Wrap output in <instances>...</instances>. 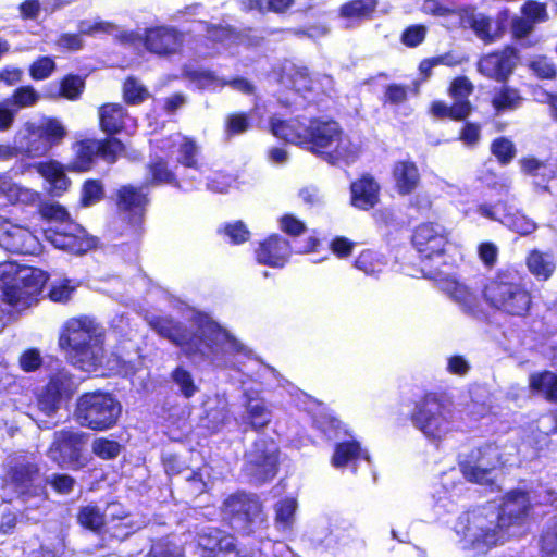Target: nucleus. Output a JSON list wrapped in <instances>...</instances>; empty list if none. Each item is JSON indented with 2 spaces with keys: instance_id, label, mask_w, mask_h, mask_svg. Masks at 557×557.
<instances>
[{
  "instance_id": "f257e3e1",
  "label": "nucleus",
  "mask_w": 557,
  "mask_h": 557,
  "mask_svg": "<svg viewBox=\"0 0 557 557\" xmlns=\"http://www.w3.org/2000/svg\"><path fill=\"white\" fill-rule=\"evenodd\" d=\"M150 327L162 338L178 347L189 360H208L224 352L225 346L234 344L235 337L216 321L205 318L191 330L172 317H153Z\"/></svg>"
},
{
  "instance_id": "f03ea898",
  "label": "nucleus",
  "mask_w": 557,
  "mask_h": 557,
  "mask_svg": "<svg viewBox=\"0 0 557 557\" xmlns=\"http://www.w3.org/2000/svg\"><path fill=\"white\" fill-rule=\"evenodd\" d=\"M270 126L275 137L305 147L332 165L346 154L344 131L334 120L312 117L308 123L298 119L271 120Z\"/></svg>"
},
{
  "instance_id": "7ed1b4c3",
  "label": "nucleus",
  "mask_w": 557,
  "mask_h": 557,
  "mask_svg": "<svg viewBox=\"0 0 557 557\" xmlns=\"http://www.w3.org/2000/svg\"><path fill=\"white\" fill-rule=\"evenodd\" d=\"M481 293L491 309L510 318L525 319L533 308L532 292L513 269L496 271Z\"/></svg>"
},
{
  "instance_id": "20e7f679",
  "label": "nucleus",
  "mask_w": 557,
  "mask_h": 557,
  "mask_svg": "<svg viewBox=\"0 0 557 557\" xmlns=\"http://www.w3.org/2000/svg\"><path fill=\"white\" fill-rule=\"evenodd\" d=\"M103 333L87 315L69 319L59 336V346L72 364L83 371L95 370L101 363Z\"/></svg>"
},
{
  "instance_id": "39448f33",
  "label": "nucleus",
  "mask_w": 557,
  "mask_h": 557,
  "mask_svg": "<svg viewBox=\"0 0 557 557\" xmlns=\"http://www.w3.org/2000/svg\"><path fill=\"white\" fill-rule=\"evenodd\" d=\"M47 274L37 268L18 269L15 263L0 264V300L11 308H26L41 294Z\"/></svg>"
},
{
  "instance_id": "423d86ee",
  "label": "nucleus",
  "mask_w": 557,
  "mask_h": 557,
  "mask_svg": "<svg viewBox=\"0 0 557 557\" xmlns=\"http://www.w3.org/2000/svg\"><path fill=\"white\" fill-rule=\"evenodd\" d=\"M149 203L150 197L145 190V185L123 184L115 189L114 205L122 222L120 234L127 239V244H137L141 240Z\"/></svg>"
},
{
  "instance_id": "0eeeda50",
  "label": "nucleus",
  "mask_w": 557,
  "mask_h": 557,
  "mask_svg": "<svg viewBox=\"0 0 557 557\" xmlns=\"http://www.w3.org/2000/svg\"><path fill=\"white\" fill-rule=\"evenodd\" d=\"M122 406L109 392L81 394L75 404L74 419L85 429L103 432L113 429L121 417Z\"/></svg>"
},
{
  "instance_id": "6e6552de",
  "label": "nucleus",
  "mask_w": 557,
  "mask_h": 557,
  "mask_svg": "<svg viewBox=\"0 0 557 557\" xmlns=\"http://www.w3.org/2000/svg\"><path fill=\"white\" fill-rule=\"evenodd\" d=\"M449 400L443 392H425L409 414L412 424L429 438H438L451 417Z\"/></svg>"
},
{
  "instance_id": "1a4fd4ad",
  "label": "nucleus",
  "mask_w": 557,
  "mask_h": 557,
  "mask_svg": "<svg viewBox=\"0 0 557 557\" xmlns=\"http://www.w3.org/2000/svg\"><path fill=\"white\" fill-rule=\"evenodd\" d=\"M73 157L66 164V170L75 173H85L95 166L97 159L108 164H114L126 152L125 144L119 138L102 137L100 139L87 137L73 145Z\"/></svg>"
},
{
  "instance_id": "9d476101",
  "label": "nucleus",
  "mask_w": 557,
  "mask_h": 557,
  "mask_svg": "<svg viewBox=\"0 0 557 557\" xmlns=\"http://www.w3.org/2000/svg\"><path fill=\"white\" fill-rule=\"evenodd\" d=\"M223 517L238 532L249 535L264 521L263 505L259 496L245 491L227 495L221 505Z\"/></svg>"
},
{
  "instance_id": "9b49d317",
  "label": "nucleus",
  "mask_w": 557,
  "mask_h": 557,
  "mask_svg": "<svg viewBox=\"0 0 557 557\" xmlns=\"http://www.w3.org/2000/svg\"><path fill=\"white\" fill-rule=\"evenodd\" d=\"M86 435L72 429H61L53 433L47 454L62 469L81 470L88 463L84 456Z\"/></svg>"
},
{
  "instance_id": "f8f14e48",
  "label": "nucleus",
  "mask_w": 557,
  "mask_h": 557,
  "mask_svg": "<svg viewBox=\"0 0 557 557\" xmlns=\"http://www.w3.org/2000/svg\"><path fill=\"white\" fill-rule=\"evenodd\" d=\"M77 391L75 376L65 368H60L49 374L42 389L36 394L35 406L39 412L50 417L55 413L62 399L71 398Z\"/></svg>"
},
{
  "instance_id": "ddd939ff",
  "label": "nucleus",
  "mask_w": 557,
  "mask_h": 557,
  "mask_svg": "<svg viewBox=\"0 0 557 557\" xmlns=\"http://www.w3.org/2000/svg\"><path fill=\"white\" fill-rule=\"evenodd\" d=\"M449 231L437 222H421L412 230L410 243L421 260H434L446 255Z\"/></svg>"
},
{
  "instance_id": "4468645a",
  "label": "nucleus",
  "mask_w": 557,
  "mask_h": 557,
  "mask_svg": "<svg viewBox=\"0 0 557 557\" xmlns=\"http://www.w3.org/2000/svg\"><path fill=\"white\" fill-rule=\"evenodd\" d=\"M123 37L131 44L141 39L147 51L160 57H168L180 52L184 40L183 33L169 26L146 28L143 37L133 33L125 34Z\"/></svg>"
},
{
  "instance_id": "2eb2a0df",
  "label": "nucleus",
  "mask_w": 557,
  "mask_h": 557,
  "mask_svg": "<svg viewBox=\"0 0 557 557\" xmlns=\"http://www.w3.org/2000/svg\"><path fill=\"white\" fill-rule=\"evenodd\" d=\"M98 128L104 137L117 138L122 134H129L136 128V119L131 115L124 104L120 102H104L97 109Z\"/></svg>"
},
{
  "instance_id": "dca6fc26",
  "label": "nucleus",
  "mask_w": 557,
  "mask_h": 557,
  "mask_svg": "<svg viewBox=\"0 0 557 557\" xmlns=\"http://www.w3.org/2000/svg\"><path fill=\"white\" fill-rule=\"evenodd\" d=\"M517 58L515 47L507 45L502 50L483 54L476 62L478 72L488 79L497 83H507L512 74Z\"/></svg>"
},
{
  "instance_id": "f3484780",
  "label": "nucleus",
  "mask_w": 557,
  "mask_h": 557,
  "mask_svg": "<svg viewBox=\"0 0 557 557\" xmlns=\"http://www.w3.org/2000/svg\"><path fill=\"white\" fill-rule=\"evenodd\" d=\"M40 476V467L36 462L25 461L10 465L2 476V486L11 487L20 498L38 495L35 481Z\"/></svg>"
},
{
  "instance_id": "a211bd4d",
  "label": "nucleus",
  "mask_w": 557,
  "mask_h": 557,
  "mask_svg": "<svg viewBox=\"0 0 557 557\" xmlns=\"http://www.w3.org/2000/svg\"><path fill=\"white\" fill-rule=\"evenodd\" d=\"M51 243L59 249L84 255L97 246V238L75 222H67L52 231Z\"/></svg>"
},
{
  "instance_id": "6ab92c4d",
  "label": "nucleus",
  "mask_w": 557,
  "mask_h": 557,
  "mask_svg": "<svg viewBox=\"0 0 557 557\" xmlns=\"http://www.w3.org/2000/svg\"><path fill=\"white\" fill-rule=\"evenodd\" d=\"M280 453L272 442H256L248 461L250 475L260 484L273 480L278 472Z\"/></svg>"
},
{
  "instance_id": "aec40b11",
  "label": "nucleus",
  "mask_w": 557,
  "mask_h": 557,
  "mask_svg": "<svg viewBox=\"0 0 557 557\" xmlns=\"http://www.w3.org/2000/svg\"><path fill=\"white\" fill-rule=\"evenodd\" d=\"M0 246L8 252L15 255H38L41 245L37 236L27 227L8 224L0 231Z\"/></svg>"
},
{
  "instance_id": "412c9836",
  "label": "nucleus",
  "mask_w": 557,
  "mask_h": 557,
  "mask_svg": "<svg viewBox=\"0 0 557 557\" xmlns=\"http://www.w3.org/2000/svg\"><path fill=\"white\" fill-rule=\"evenodd\" d=\"M521 173L532 178L536 193H550L549 183L557 178V159L541 160L533 156L522 157L519 160Z\"/></svg>"
},
{
  "instance_id": "4be33fe9",
  "label": "nucleus",
  "mask_w": 557,
  "mask_h": 557,
  "mask_svg": "<svg viewBox=\"0 0 557 557\" xmlns=\"http://www.w3.org/2000/svg\"><path fill=\"white\" fill-rule=\"evenodd\" d=\"M290 256L289 240L278 234H271L261 240L255 251L257 262L270 268H283Z\"/></svg>"
},
{
  "instance_id": "5701e85b",
  "label": "nucleus",
  "mask_w": 557,
  "mask_h": 557,
  "mask_svg": "<svg viewBox=\"0 0 557 557\" xmlns=\"http://www.w3.org/2000/svg\"><path fill=\"white\" fill-rule=\"evenodd\" d=\"M351 207L369 211L380 202L381 186L370 173H363L349 185Z\"/></svg>"
},
{
  "instance_id": "b1692460",
  "label": "nucleus",
  "mask_w": 557,
  "mask_h": 557,
  "mask_svg": "<svg viewBox=\"0 0 557 557\" xmlns=\"http://www.w3.org/2000/svg\"><path fill=\"white\" fill-rule=\"evenodd\" d=\"M392 178L394 189L399 196L414 193L421 183V174L417 163L412 160H398L393 164Z\"/></svg>"
},
{
  "instance_id": "393cba45",
  "label": "nucleus",
  "mask_w": 557,
  "mask_h": 557,
  "mask_svg": "<svg viewBox=\"0 0 557 557\" xmlns=\"http://www.w3.org/2000/svg\"><path fill=\"white\" fill-rule=\"evenodd\" d=\"M203 557H238L235 537L219 529L200 535Z\"/></svg>"
},
{
  "instance_id": "a878e982",
  "label": "nucleus",
  "mask_w": 557,
  "mask_h": 557,
  "mask_svg": "<svg viewBox=\"0 0 557 557\" xmlns=\"http://www.w3.org/2000/svg\"><path fill=\"white\" fill-rule=\"evenodd\" d=\"M528 271L537 281H548L555 273L557 264L553 252L532 249L525 257Z\"/></svg>"
},
{
  "instance_id": "bb28decb",
  "label": "nucleus",
  "mask_w": 557,
  "mask_h": 557,
  "mask_svg": "<svg viewBox=\"0 0 557 557\" xmlns=\"http://www.w3.org/2000/svg\"><path fill=\"white\" fill-rule=\"evenodd\" d=\"M529 389L546 401L557 404V373L550 370L533 372L529 375Z\"/></svg>"
},
{
  "instance_id": "cd10ccee",
  "label": "nucleus",
  "mask_w": 557,
  "mask_h": 557,
  "mask_svg": "<svg viewBox=\"0 0 557 557\" xmlns=\"http://www.w3.org/2000/svg\"><path fill=\"white\" fill-rule=\"evenodd\" d=\"M523 97L521 91L506 83L496 87L491 96V106L495 113L516 111L522 106Z\"/></svg>"
},
{
  "instance_id": "c85d7f7f",
  "label": "nucleus",
  "mask_w": 557,
  "mask_h": 557,
  "mask_svg": "<svg viewBox=\"0 0 557 557\" xmlns=\"http://www.w3.org/2000/svg\"><path fill=\"white\" fill-rule=\"evenodd\" d=\"M529 513V506L525 504H518L515 500L504 503L498 510L496 525L498 529L509 537L508 530L512 525H520L524 522Z\"/></svg>"
},
{
  "instance_id": "c756f323",
  "label": "nucleus",
  "mask_w": 557,
  "mask_h": 557,
  "mask_svg": "<svg viewBox=\"0 0 557 557\" xmlns=\"http://www.w3.org/2000/svg\"><path fill=\"white\" fill-rule=\"evenodd\" d=\"M473 106L471 102H454L448 106L443 100H434L430 103L429 114L436 120H451L456 122L466 121L472 113Z\"/></svg>"
},
{
  "instance_id": "7c9ffc66",
  "label": "nucleus",
  "mask_w": 557,
  "mask_h": 557,
  "mask_svg": "<svg viewBox=\"0 0 557 557\" xmlns=\"http://www.w3.org/2000/svg\"><path fill=\"white\" fill-rule=\"evenodd\" d=\"M148 172V178L145 187L159 186V185H171L173 187H180L181 183L175 172L169 168L168 161L162 157H157L150 160L146 165Z\"/></svg>"
},
{
  "instance_id": "2f4dec72",
  "label": "nucleus",
  "mask_w": 557,
  "mask_h": 557,
  "mask_svg": "<svg viewBox=\"0 0 557 557\" xmlns=\"http://www.w3.org/2000/svg\"><path fill=\"white\" fill-rule=\"evenodd\" d=\"M448 296L458 304L467 314L475 315L480 312L478 295L467 285L451 281L446 287Z\"/></svg>"
},
{
  "instance_id": "473e14b6",
  "label": "nucleus",
  "mask_w": 557,
  "mask_h": 557,
  "mask_svg": "<svg viewBox=\"0 0 557 557\" xmlns=\"http://www.w3.org/2000/svg\"><path fill=\"white\" fill-rule=\"evenodd\" d=\"M37 170L50 183L51 189L57 195L66 191L71 185V180L65 174L66 166L64 168L58 161L40 162Z\"/></svg>"
},
{
  "instance_id": "72a5a7b5",
  "label": "nucleus",
  "mask_w": 557,
  "mask_h": 557,
  "mask_svg": "<svg viewBox=\"0 0 557 557\" xmlns=\"http://www.w3.org/2000/svg\"><path fill=\"white\" fill-rule=\"evenodd\" d=\"M362 453L360 443L355 438L338 442L334 446L331 463L335 468H344L349 463L358 461Z\"/></svg>"
},
{
  "instance_id": "f704fd0d",
  "label": "nucleus",
  "mask_w": 557,
  "mask_h": 557,
  "mask_svg": "<svg viewBox=\"0 0 557 557\" xmlns=\"http://www.w3.org/2000/svg\"><path fill=\"white\" fill-rule=\"evenodd\" d=\"M377 0H349L338 8V15L346 20L364 21L372 18Z\"/></svg>"
},
{
  "instance_id": "c9c22d12",
  "label": "nucleus",
  "mask_w": 557,
  "mask_h": 557,
  "mask_svg": "<svg viewBox=\"0 0 557 557\" xmlns=\"http://www.w3.org/2000/svg\"><path fill=\"white\" fill-rule=\"evenodd\" d=\"M465 22L484 44L494 42L504 33V28L500 26L492 32V20L485 15L469 13L465 17Z\"/></svg>"
},
{
  "instance_id": "e433bc0d",
  "label": "nucleus",
  "mask_w": 557,
  "mask_h": 557,
  "mask_svg": "<svg viewBox=\"0 0 557 557\" xmlns=\"http://www.w3.org/2000/svg\"><path fill=\"white\" fill-rule=\"evenodd\" d=\"M35 127L39 132L38 136L44 137L51 148L61 144L67 135L64 125L55 117H46Z\"/></svg>"
},
{
  "instance_id": "4c0bfd02",
  "label": "nucleus",
  "mask_w": 557,
  "mask_h": 557,
  "mask_svg": "<svg viewBox=\"0 0 557 557\" xmlns=\"http://www.w3.org/2000/svg\"><path fill=\"white\" fill-rule=\"evenodd\" d=\"M150 97V92L135 76H127L122 84V99L127 106H139Z\"/></svg>"
},
{
  "instance_id": "58836bf2",
  "label": "nucleus",
  "mask_w": 557,
  "mask_h": 557,
  "mask_svg": "<svg viewBox=\"0 0 557 557\" xmlns=\"http://www.w3.org/2000/svg\"><path fill=\"white\" fill-rule=\"evenodd\" d=\"M76 519L81 527L92 532H100L106 525V516L97 505L82 506Z\"/></svg>"
},
{
  "instance_id": "ea45409f",
  "label": "nucleus",
  "mask_w": 557,
  "mask_h": 557,
  "mask_svg": "<svg viewBox=\"0 0 557 557\" xmlns=\"http://www.w3.org/2000/svg\"><path fill=\"white\" fill-rule=\"evenodd\" d=\"M85 88L84 79L75 74L65 75L59 83L55 92H47L48 97H60L67 100H77L83 94Z\"/></svg>"
},
{
  "instance_id": "a19ab883",
  "label": "nucleus",
  "mask_w": 557,
  "mask_h": 557,
  "mask_svg": "<svg viewBox=\"0 0 557 557\" xmlns=\"http://www.w3.org/2000/svg\"><path fill=\"white\" fill-rule=\"evenodd\" d=\"M490 149L491 153L503 166L511 163L517 154V149L513 141L505 136H499L493 139Z\"/></svg>"
},
{
  "instance_id": "79ce46f5",
  "label": "nucleus",
  "mask_w": 557,
  "mask_h": 557,
  "mask_svg": "<svg viewBox=\"0 0 557 557\" xmlns=\"http://www.w3.org/2000/svg\"><path fill=\"white\" fill-rule=\"evenodd\" d=\"M355 267L367 275L379 274L383 271L385 262L382 258L371 249L362 250L354 262Z\"/></svg>"
},
{
  "instance_id": "37998d69",
  "label": "nucleus",
  "mask_w": 557,
  "mask_h": 557,
  "mask_svg": "<svg viewBox=\"0 0 557 557\" xmlns=\"http://www.w3.org/2000/svg\"><path fill=\"white\" fill-rule=\"evenodd\" d=\"M199 148L196 141L188 136H184L178 147L177 162L185 168L199 170L200 163L198 160Z\"/></svg>"
},
{
  "instance_id": "c03bdc74",
  "label": "nucleus",
  "mask_w": 557,
  "mask_h": 557,
  "mask_svg": "<svg viewBox=\"0 0 557 557\" xmlns=\"http://www.w3.org/2000/svg\"><path fill=\"white\" fill-rule=\"evenodd\" d=\"M251 126L249 113L243 111L232 112L224 121V133L227 137H234L246 133Z\"/></svg>"
},
{
  "instance_id": "a18cd8bd",
  "label": "nucleus",
  "mask_w": 557,
  "mask_h": 557,
  "mask_svg": "<svg viewBox=\"0 0 557 557\" xmlns=\"http://www.w3.org/2000/svg\"><path fill=\"white\" fill-rule=\"evenodd\" d=\"M122 445L109 437H97L91 443L92 453L102 460L115 459L122 451Z\"/></svg>"
},
{
  "instance_id": "49530a36",
  "label": "nucleus",
  "mask_w": 557,
  "mask_h": 557,
  "mask_svg": "<svg viewBox=\"0 0 557 557\" xmlns=\"http://www.w3.org/2000/svg\"><path fill=\"white\" fill-rule=\"evenodd\" d=\"M247 420L253 431L260 432L270 424L271 412L261 403L248 404Z\"/></svg>"
},
{
  "instance_id": "de8ad7c7",
  "label": "nucleus",
  "mask_w": 557,
  "mask_h": 557,
  "mask_svg": "<svg viewBox=\"0 0 557 557\" xmlns=\"http://www.w3.org/2000/svg\"><path fill=\"white\" fill-rule=\"evenodd\" d=\"M104 197V188L100 180L88 178L81 188L79 202L84 207L99 202Z\"/></svg>"
},
{
  "instance_id": "09e8293b",
  "label": "nucleus",
  "mask_w": 557,
  "mask_h": 557,
  "mask_svg": "<svg viewBox=\"0 0 557 557\" xmlns=\"http://www.w3.org/2000/svg\"><path fill=\"white\" fill-rule=\"evenodd\" d=\"M230 414L225 407H212L206 410L203 421V428L210 433H218L221 429L228 423Z\"/></svg>"
},
{
  "instance_id": "8fccbe9b",
  "label": "nucleus",
  "mask_w": 557,
  "mask_h": 557,
  "mask_svg": "<svg viewBox=\"0 0 557 557\" xmlns=\"http://www.w3.org/2000/svg\"><path fill=\"white\" fill-rule=\"evenodd\" d=\"M171 379L180 387V392L185 398H190L196 394L198 387L190 372L184 367H175L171 372Z\"/></svg>"
},
{
  "instance_id": "3c124183",
  "label": "nucleus",
  "mask_w": 557,
  "mask_h": 557,
  "mask_svg": "<svg viewBox=\"0 0 557 557\" xmlns=\"http://www.w3.org/2000/svg\"><path fill=\"white\" fill-rule=\"evenodd\" d=\"M39 132L36 127L28 129L25 137L24 151L27 157L37 158L46 156L51 147L48 143H45L44 137L37 136Z\"/></svg>"
},
{
  "instance_id": "603ef678",
  "label": "nucleus",
  "mask_w": 557,
  "mask_h": 557,
  "mask_svg": "<svg viewBox=\"0 0 557 557\" xmlns=\"http://www.w3.org/2000/svg\"><path fill=\"white\" fill-rule=\"evenodd\" d=\"M530 71L540 79H555L557 77L556 64L546 55H537L529 62Z\"/></svg>"
},
{
  "instance_id": "864d4df0",
  "label": "nucleus",
  "mask_w": 557,
  "mask_h": 557,
  "mask_svg": "<svg viewBox=\"0 0 557 557\" xmlns=\"http://www.w3.org/2000/svg\"><path fill=\"white\" fill-rule=\"evenodd\" d=\"M473 90V84L463 75L455 77L448 87V94L453 99H455V102H471L469 97Z\"/></svg>"
},
{
  "instance_id": "5fc2aeb1",
  "label": "nucleus",
  "mask_w": 557,
  "mask_h": 557,
  "mask_svg": "<svg viewBox=\"0 0 557 557\" xmlns=\"http://www.w3.org/2000/svg\"><path fill=\"white\" fill-rule=\"evenodd\" d=\"M55 70V62L51 57H38L29 65V75L35 81H42L48 78Z\"/></svg>"
},
{
  "instance_id": "6e6d98bb",
  "label": "nucleus",
  "mask_w": 557,
  "mask_h": 557,
  "mask_svg": "<svg viewBox=\"0 0 557 557\" xmlns=\"http://www.w3.org/2000/svg\"><path fill=\"white\" fill-rule=\"evenodd\" d=\"M408 100V87L405 85L392 83L385 87L382 98L383 106H400Z\"/></svg>"
},
{
  "instance_id": "4d7b16f0",
  "label": "nucleus",
  "mask_w": 557,
  "mask_h": 557,
  "mask_svg": "<svg viewBox=\"0 0 557 557\" xmlns=\"http://www.w3.org/2000/svg\"><path fill=\"white\" fill-rule=\"evenodd\" d=\"M40 214L47 221H55L61 225L72 222L67 210L58 202H46L40 207Z\"/></svg>"
},
{
  "instance_id": "13d9d810",
  "label": "nucleus",
  "mask_w": 557,
  "mask_h": 557,
  "mask_svg": "<svg viewBox=\"0 0 557 557\" xmlns=\"http://www.w3.org/2000/svg\"><path fill=\"white\" fill-rule=\"evenodd\" d=\"M184 75L200 89L209 88L215 84L220 85L218 76L211 70H188Z\"/></svg>"
},
{
  "instance_id": "bf43d9fd",
  "label": "nucleus",
  "mask_w": 557,
  "mask_h": 557,
  "mask_svg": "<svg viewBox=\"0 0 557 557\" xmlns=\"http://www.w3.org/2000/svg\"><path fill=\"white\" fill-rule=\"evenodd\" d=\"M426 37V27L422 24H414L406 27L401 33L400 40L408 48H416Z\"/></svg>"
},
{
  "instance_id": "052dcab7",
  "label": "nucleus",
  "mask_w": 557,
  "mask_h": 557,
  "mask_svg": "<svg viewBox=\"0 0 557 557\" xmlns=\"http://www.w3.org/2000/svg\"><path fill=\"white\" fill-rule=\"evenodd\" d=\"M223 233L230 238L232 245H240L246 243L250 237V232L243 221L226 223Z\"/></svg>"
},
{
  "instance_id": "680f3d73",
  "label": "nucleus",
  "mask_w": 557,
  "mask_h": 557,
  "mask_svg": "<svg viewBox=\"0 0 557 557\" xmlns=\"http://www.w3.org/2000/svg\"><path fill=\"white\" fill-rule=\"evenodd\" d=\"M75 287L71 285L70 280L64 278L55 284H52L48 297L53 302L66 304L72 297Z\"/></svg>"
},
{
  "instance_id": "e2e57ef3",
  "label": "nucleus",
  "mask_w": 557,
  "mask_h": 557,
  "mask_svg": "<svg viewBox=\"0 0 557 557\" xmlns=\"http://www.w3.org/2000/svg\"><path fill=\"white\" fill-rule=\"evenodd\" d=\"M38 99V92L30 85L16 88L12 95V102L18 108L32 107Z\"/></svg>"
},
{
  "instance_id": "0e129e2a",
  "label": "nucleus",
  "mask_w": 557,
  "mask_h": 557,
  "mask_svg": "<svg viewBox=\"0 0 557 557\" xmlns=\"http://www.w3.org/2000/svg\"><path fill=\"white\" fill-rule=\"evenodd\" d=\"M524 17L530 22L539 23L545 22L548 17L547 9L545 3L537 2L534 0H528L521 9Z\"/></svg>"
},
{
  "instance_id": "69168bd1",
  "label": "nucleus",
  "mask_w": 557,
  "mask_h": 557,
  "mask_svg": "<svg viewBox=\"0 0 557 557\" xmlns=\"http://www.w3.org/2000/svg\"><path fill=\"white\" fill-rule=\"evenodd\" d=\"M51 488L60 495H67L73 492L76 480L66 473H54L48 480Z\"/></svg>"
},
{
  "instance_id": "338daca9",
  "label": "nucleus",
  "mask_w": 557,
  "mask_h": 557,
  "mask_svg": "<svg viewBox=\"0 0 557 557\" xmlns=\"http://www.w3.org/2000/svg\"><path fill=\"white\" fill-rule=\"evenodd\" d=\"M297 503L294 498H284L275 506V520L283 524H289L296 511Z\"/></svg>"
},
{
  "instance_id": "774afa93",
  "label": "nucleus",
  "mask_w": 557,
  "mask_h": 557,
  "mask_svg": "<svg viewBox=\"0 0 557 557\" xmlns=\"http://www.w3.org/2000/svg\"><path fill=\"white\" fill-rule=\"evenodd\" d=\"M42 364L40 352L36 348L26 349L20 357V367L25 372H34Z\"/></svg>"
}]
</instances>
